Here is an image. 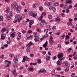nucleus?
<instances>
[{"label":"nucleus","instance_id":"e2e57ef3","mask_svg":"<svg viewBox=\"0 0 77 77\" xmlns=\"http://www.w3.org/2000/svg\"><path fill=\"white\" fill-rule=\"evenodd\" d=\"M42 15H44V16H45V15H46V13L44 12H43V13H42Z\"/></svg>","mask_w":77,"mask_h":77},{"label":"nucleus","instance_id":"f8f14e48","mask_svg":"<svg viewBox=\"0 0 77 77\" xmlns=\"http://www.w3.org/2000/svg\"><path fill=\"white\" fill-rule=\"evenodd\" d=\"M67 3L71 4L72 3L71 0H66V4H67Z\"/></svg>","mask_w":77,"mask_h":77},{"label":"nucleus","instance_id":"13d9d810","mask_svg":"<svg viewBox=\"0 0 77 77\" xmlns=\"http://www.w3.org/2000/svg\"><path fill=\"white\" fill-rule=\"evenodd\" d=\"M72 8V5H70L69 6V9H71Z\"/></svg>","mask_w":77,"mask_h":77},{"label":"nucleus","instance_id":"69168bd1","mask_svg":"<svg viewBox=\"0 0 77 77\" xmlns=\"http://www.w3.org/2000/svg\"><path fill=\"white\" fill-rule=\"evenodd\" d=\"M30 57H33L34 55L33 54H30Z\"/></svg>","mask_w":77,"mask_h":77},{"label":"nucleus","instance_id":"a19ab883","mask_svg":"<svg viewBox=\"0 0 77 77\" xmlns=\"http://www.w3.org/2000/svg\"><path fill=\"white\" fill-rule=\"evenodd\" d=\"M37 32H41V30L38 28H37L36 29Z\"/></svg>","mask_w":77,"mask_h":77},{"label":"nucleus","instance_id":"774afa93","mask_svg":"<svg viewBox=\"0 0 77 77\" xmlns=\"http://www.w3.org/2000/svg\"><path fill=\"white\" fill-rule=\"evenodd\" d=\"M67 50L68 51H71V48H69Z\"/></svg>","mask_w":77,"mask_h":77},{"label":"nucleus","instance_id":"dca6fc26","mask_svg":"<svg viewBox=\"0 0 77 77\" xmlns=\"http://www.w3.org/2000/svg\"><path fill=\"white\" fill-rule=\"evenodd\" d=\"M15 18L16 20H18V19L20 18V15L18 14H16L15 16Z\"/></svg>","mask_w":77,"mask_h":77},{"label":"nucleus","instance_id":"0e129e2a","mask_svg":"<svg viewBox=\"0 0 77 77\" xmlns=\"http://www.w3.org/2000/svg\"><path fill=\"white\" fill-rule=\"evenodd\" d=\"M36 4H35L33 5V8H36Z\"/></svg>","mask_w":77,"mask_h":77},{"label":"nucleus","instance_id":"cd10ccee","mask_svg":"<svg viewBox=\"0 0 77 77\" xmlns=\"http://www.w3.org/2000/svg\"><path fill=\"white\" fill-rule=\"evenodd\" d=\"M15 36V34L14 33H12L10 35V36L11 38H14Z\"/></svg>","mask_w":77,"mask_h":77},{"label":"nucleus","instance_id":"9d476101","mask_svg":"<svg viewBox=\"0 0 77 77\" xmlns=\"http://www.w3.org/2000/svg\"><path fill=\"white\" fill-rule=\"evenodd\" d=\"M69 23H67V24H68V25H69V26H71L72 24L71 22L72 21V19H69Z\"/></svg>","mask_w":77,"mask_h":77},{"label":"nucleus","instance_id":"7ed1b4c3","mask_svg":"<svg viewBox=\"0 0 77 77\" xmlns=\"http://www.w3.org/2000/svg\"><path fill=\"white\" fill-rule=\"evenodd\" d=\"M46 27L47 29H45L44 30V32L45 33H48V30H51V26H50V25H47L46 26Z\"/></svg>","mask_w":77,"mask_h":77},{"label":"nucleus","instance_id":"c03bdc74","mask_svg":"<svg viewBox=\"0 0 77 77\" xmlns=\"http://www.w3.org/2000/svg\"><path fill=\"white\" fill-rule=\"evenodd\" d=\"M52 29L53 30H56V26H53V27H52Z\"/></svg>","mask_w":77,"mask_h":77},{"label":"nucleus","instance_id":"ddd939ff","mask_svg":"<svg viewBox=\"0 0 77 77\" xmlns=\"http://www.w3.org/2000/svg\"><path fill=\"white\" fill-rule=\"evenodd\" d=\"M60 21V19L59 18H56L54 20V21L56 22V23H58Z\"/></svg>","mask_w":77,"mask_h":77},{"label":"nucleus","instance_id":"c9c22d12","mask_svg":"<svg viewBox=\"0 0 77 77\" xmlns=\"http://www.w3.org/2000/svg\"><path fill=\"white\" fill-rule=\"evenodd\" d=\"M56 59H57V57H56L54 56L52 58V60H55Z\"/></svg>","mask_w":77,"mask_h":77},{"label":"nucleus","instance_id":"49530a36","mask_svg":"<svg viewBox=\"0 0 77 77\" xmlns=\"http://www.w3.org/2000/svg\"><path fill=\"white\" fill-rule=\"evenodd\" d=\"M65 35H62L61 36V38L62 39H63V38H65Z\"/></svg>","mask_w":77,"mask_h":77},{"label":"nucleus","instance_id":"393cba45","mask_svg":"<svg viewBox=\"0 0 77 77\" xmlns=\"http://www.w3.org/2000/svg\"><path fill=\"white\" fill-rule=\"evenodd\" d=\"M42 23L47 24V22L45 21V20L44 19H42Z\"/></svg>","mask_w":77,"mask_h":77},{"label":"nucleus","instance_id":"338daca9","mask_svg":"<svg viewBox=\"0 0 77 77\" xmlns=\"http://www.w3.org/2000/svg\"><path fill=\"white\" fill-rule=\"evenodd\" d=\"M68 63V62H67V61L64 62V64H65V65H67Z\"/></svg>","mask_w":77,"mask_h":77},{"label":"nucleus","instance_id":"0eeeda50","mask_svg":"<svg viewBox=\"0 0 77 77\" xmlns=\"http://www.w3.org/2000/svg\"><path fill=\"white\" fill-rule=\"evenodd\" d=\"M57 56L59 59H60V58H61V57H63V54L62 53H60V54H58Z\"/></svg>","mask_w":77,"mask_h":77},{"label":"nucleus","instance_id":"473e14b6","mask_svg":"<svg viewBox=\"0 0 77 77\" xmlns=\"http://www.w3.org/2000/svg\"><path fill=\"white\" fill-rule=\"evenodd\" d=\"M51 9L54 12H55V11H56V8H55V7H52Z\"/></svg>","mask_w":77,"mask_h":77},{"label":"nucleus","instance_id":"5701e85b","mask_svg":"<svg viewBox=\"0 0 77 77\" xmlns=\"http://www.w3.org/2000/svg\"><path fill=\"white\" fill-rule=\"evenodd\" d=\"M5 31L7 32L6 33H9V29L8 28H5Z\"/></svg>","mask_w":77,"mask_h":77},{"label":"nucleus","instance_id":"f03ea898","mask_svg":"<svg viewBox=\"0 0 77 77\" xmlns=\"http://www.w3.org/2000/svg\"><path fill=\"white\" fill-rule=\"evenodd\" d=\"M7 14V17L8 20H9L12 18L13 14H12V11H10L9 8H7L6 9V10L5 11Z\"/></svg>","mask_w":77,"mask_h":77},{"label":"nucleus","instance_id":"3c124183","mask_svg":"<svg viewBox=\"0 0 77 77\" xmlns=\"http://www.w3.org/2000/svg\"><path fill=\"white\" fill-rule=\"evenodd\" d=\"M48 34H45V35H44V37H45V38L47 37H48Z\"/></svg>","mask_w":77,"mask_h":77},{"label":"nucleus","instance_id":"6e6552de","mask_svg":"<svg viewBox=\"0 0 77 77\" xmlns=\"http://www.w3.org/2000/svg\"><path fill=\"white\" fill-rule=\"evenodd\" d=\"M34 23V21H33V20H30V21L29 22V28L30 29L31 28V25H32Z\"/></svg>","mask_w":77,"mask_h":77},{"label":"nucleus","instance_id":"2eb2a0df","mask_svg":"<svg viewBox=\"0 0 77 77\" xmlns=\"http://www.w3.org/2000/svg\"><path fill=\"white\" fill-rule=\"evenodd\" d=\"M45 5L46 6H49L50 5V3L48 2H45Z\"/></svg>","mask_w":77,"mask_h":77},{"label":"nucleus","instance_id":"a878e982","mask_svg":"<svg viewBox=\"0 0 77 77\" xmlns=\"http://www.w3.org/2000/svg\"><path fill=\"white\" fill-rule=\"evenodd\" d=\"M9 56L10 57H12L14 56V53H11L9 54Z\"/></svg>","mask_w":77,"mask_h":77},{"label":"nucleus","instance_id":"864d4df0","mask_svg":"<svg viewBox=\"0 0 77 77\" xmlns=\"http://www.w3.org/2000/svg\"><path fill=\"white\" fill-rule=\"evenodd\" d=\"M75 76V73H73L71 74V76L72 77H74Z\"/></svg>","mask_w":77,"mask_h":77},{"label":"nucleus","instance_id":"58836bf2","mask_svg":"<svg viewBox=\"0 0 77 77\" xmlns=\"http://www.w3.org/2000/svg\"><path fill=\"white\" fill-rule=\"evenodd\" d=\"M69 68H66L65 69V71L66 72H68L69 71Z\"/></svg>","mask_w":77,"mask_h":77},{"label":"nucleus","instance_id":"20e7f679","mask_svg":"<svg viewBox=\"0 0 77 77\" xmlns=\"http://www.w3.org/2000/svg\"><path fill=\"white\" fill-rule=\"evenodd\" d=\"M30 15L34 18H36L37 17V14L34 11H31V12Z\"/></svg>","mask_w":77,"mask_h":77},{"label":"nucleus","instance_id":"603ef678","mask_svg":"<svg viewBox=\"0 0 77 77\" xmlns=\"http://www.w3.org/2000/svg\"><path fill=\"white\" fill-rule=\"evenodd\" d=\"M26 51L27 52H30V49L29 48H28L26 49Z\"/></svg>","mask_w":77,"mask_h":77},{"label":"nucleus","instance_id":"09e8293b","mask_svg":"<svg viewBox=\"0 0 77 77\" xmlns=\"http://www.w3.org/2000/svg\"><path fill=\"white\" fill-rule=\"evenodd\" d=\"M18 35L19 37L21 36V34L20 32L18 33Z\"/></svg>","mask_w":77,"mask_h":77},{"label":"nucleus","instance_id":"de8ad7c7","mask_svg":"<svg viewBox=\"0 0 77 77\" xmlns=\"http://www.w3.org/2000/svg\"><path fill=\"white\" fill-rule=\"evenodd\" d=\"M44 39V37H42V38L40 39L41 42H42V40H43Z\"/></svg>","mask_w":77,"mask_h":77},{"label":"nucleus","instance_id":"4468645a","mask_svg":"<svg viewBox=\"0 0 77 77\" xmlns=\"http://www.w3.org/2000/svg\"><path fill=\"white\" fill-rule=\"evenodd\" d=\"M47 44H48V42L46 41L45 44L43 45V47H44L45 48H46L47 47Z\"/></svg>","mask_w":77,"mask_h":77},{"label":"nucleus","instance_id":"1a4fd4ad","mask_svg":"<svg viewBox=\"0 0 77 77\" xmlns=\"http://www.w3.org/2000/svg\"><path fill=\"white\" fill-rule=\"evenodd\" d=\"M59 2H55L53 3V5L54 6L56 7L59 6Z\"/></svg>","mask_w":77,"mask_h":77},{"label":"nucleus","instance_id":"f3484780","mask_svg":"<svg viewBox=\"0 0 77 77\" xmlns=\"http://www.w3.org/2000/svg\"><path fill=\"white\" fill-rule=\"evenodd\" d=\"M28 71L29 72H30V71H33V67H31L28 69Z\"/></svg>","mask_w":77,"mask_h":77},{"label":"nucleus","instance_id":"a18cd8bd","mask_svg":"<svg viewBox=\"0 0 77 77\" xmlns=\"http://www.w3.org/2000/svg\"><path fill=\"white\" fill-rule=\"evenodd\" d=\"M58 47L59 48H61V45H60V44H59L58 45Z\"/></svg>","mask_w":77,"mask_h":77},{"label":"nucleus","instance_id":"f704fd0d","mask_svg":"<svg viewBox=\"0 0 77 77\" xmlns=\"http://www.w3.org/2000/svg\"><path fill=\"white\" fill-rule=\"evenodd\" d=\"M48 18L49 19H51L52 18V16H51V15H48Z\"/></svg>","mask_w":77,"mask_h":77},{"label":"nucleus","instance_id":"b1692460","mask_svg":"<svg viewBox=\"0 0 77 77\" xmlns=\"http://www.w3.org/2000/svg\"><path fill=\"white\" fill-rule=\"evenodd\" d=\"M37 63H38V64L41 63L42 62V61H41V60L40 59L37 60Z\"/></svg>","mask_w":77,"mask_h":77},{"label":"nucleus","instance_id":"4d7b16f0","mask_svg":"<svg viewBox=\"0 0 77 77\" xmlns=\"http://www.w3.org/2000/svg\"><path fill=\"white\" fill-rule=\"evenodd\" d=\"M74 59L75 60H77V57L75 56H74L73 57Z\"/></svg>","mask_w":77,"mask_h":77},{"label":"nucleus","instance_id":"aec40b11","mask_svg":"<svg viewBox=\"0 0 77 77\" xmlns=\"http://www.w3.org/2000/svg\"><path fill=\"white\" fill-rule=\"evenodd\" d=\"M17 61L18 59H17V58L14 57V62L15 63L17 62Z\"/></svg>","mask_w":77,"mask_h":77},{"label":"nucleus","instance_id":"5fc2aeb1","mask_svg":"<svg viewBox=\"0 0 77 77\" xmlns=\"http://www.w3.org/2000/svg\"><path fill=\"white\" fill-rule=\"evenodd\" d=\"M66 38H67V39H69V36L68 35H66Z\"/></svg>","mask_w":77,"mask_h":77},{"label":"nucleus","instance_id":"9b49d317","mask_svg":"<svg viewBox=\"0 0 77 77\" xmlns=\"http://www.w3.org/2000/svg\"><path fill=\"white\" fill-rule=\"evenodd\" d=\"M57 65H60L62 64V61L60 60H59L57 62Z\"/></svg>","mask_w":77,"mask_h":77},{"label":"nucleus","instance_id":"bf43d9fd","mask_svg":"<svg viewBox=\"0 0 77 77\" xmlns=\"http://www.w3.org/2000/svg\"><path fill=\"white\" fill-rule=\"evenodd\" d=\"M32 31L31 30H29L27 32L28 33H32Z\"/></svg>","mask_w":77,"mask_h":77},{"label":"nucleus","instance_id":"39448f33","mask_svg":"<svg viewBox=\"0 0 77 77\" xmlns=\"http://www.w3.org/2000/svg\"><path fill=\"white\" fill-rule=\"evenodd\" d=\"M46 72H47V71H46V70L43 69H41L38 72V74H41V73H43V74H45Z\"/></svg>","mask_w":77,"mask_h":77},{"label":"nucleus","instance_id":"423d86ee","mask_svg":"<svg viewBox=\"0 0 77 77\" xmlns=\"http://www.w3.org/2000/svg\"><path fill=\"white\" fill-rule=\"evenodd\" d=\"M33 43L32 42H29L28 44H27L26 45V47L27 48H29L30 47V46L32 45Z\"/></svg>","mask_w":77,"mask_h":77},{"label":"nucleus","instance_id":"c85d7f7f","mask_svg":"<svg viewBox=\"0 0 77 77\" xmlns=\"http://www.w3.org/2000/svg\"><path fill=\"white\" fill-rule=\"evenodd\" d=\"M39 38H38V37H35L34 38V40L35 41H36V42H38V41H39Z\"/></svg>","mask_w":77,"mask_h":77},{"label":"nucleus","instance_id":"052dcab7","mask_svg":"<svg viewBox=\"0 0 77 77\" xmlns=\"http://www.w3.org/2000/svg\"><path fill=\"white\" fill-rule=\"evenodd\" d=\"M4 55H2L1 56L0 58H1V59H3V58H4Z\"/></svg>","mask_w":77,"mask_h":77},{"label":"nucleus","instance_id":"72a5a7b5","mask_svg":"<svg viewBox=\"0 0 77 77\" xmlns=\"http://www.w3.org/2000/svg\"><path fill=\"white\" fill-rule=\"evenodd\" d=\"M51 74L52 75H54L55 74V70H53Z\"/></svg>","mask_w":77,"mask_h":77},{"label":"nucleus","instance_id":"4c0bfd02","mask_svg":"<svg viewBox=\"0 0 77 77\" xmlns=\"http://www.w3.org/2000/svg\"><path fill=\"white\" fill-rule=\"evenodd\" d=\"M1 31L2 33H3V32H5V28L2 29L1 30Z\"/></svg>","mask_w":77,"mask_h":77},{"label":"nucleus","instance_id":"8fccbe9b","mask_svg":"<svg viewBox=\"0 0 77 77\" xmlns=\"http://www.w3.org/2000/svg\"><path fill=\"white\" fill-rule=\"evenodd\" d=\"M42 53L43 54H46V51H42Z\"/></svg>","mask_w":77,"mask_h":77},{"label":"nucleus","instance_id":"37998d69","mask_svg":"<svg viewBox=\"0 0 77 77\" xmlns=\"http://www.w3.org/2000/svg\"><path fill=\"white\" fill-rule=\"evenodd\" d=\"M10 65H10V64L7 63L6 66H7V67H9V66H10Z\"/></svg>","mask_w":77,"mask_h":77},{"label":"nucleus","instance_id":"7c9ffc66","mask_svg":"<svg viewBox=\"0 0 77 77\" xmlns=\"http://www.w3.org/2000/svg\"><path fill=\"white\" fill-rule=\"evenodd\" d=\"M3 20V17L2 16H0V21H2Z\"/></svg>","mask_w":77,"mask_h":77},{"label":"nucleus","instance_id":"c756f323","mask_svg":"<svg viewBox=\"0 0 77 77\" xmlns=\"http://www.w3.org/2000/svg\"><path fill=\"white\" fill-rule=\"evenodd\" d=\"M27 23V22L26 21H23V24L24 25H26V24Z\"/></svg>","mask_w":77,"mask_h":77},{"label":"nucleus","instance_id":"2f4dec72","mask_svg":"<svg viewBox=\"0 0 77 77\" xmlns=\"http://www.w3.org/2000/svg\"><path fill=\"white\" fill-rule=\"evenodd\" d=\"M26 58H27V56H24L23 57V60H26Z\"/></svg>","mask_w":77,"mask_h":77},{"label":"nucleus","instance_id":"e433bc0d","mask_svg":"<svg viewBox=\"0 0 77 77\" xmlns=\"http://www.w3.org/2000/svg\"><path fill=\"white\" fill-rule=\"evenodd\" d=\"M61 15L62 17H65V14L63 13L61 14Z\"/></svg>","mask_w":77,"mask_h":77},{"label":"nucleus","instance_id":"6e6d98bb","mask_svg":"<svg viewBox=\"0 0 77 77\" xmlns=\"http://www.w3.org/2000/svg\"><path fill=\"white\" fill-rule=\"evenodd\" d=\"M65 43L66 45H68L69 43V42H66Z\"/></svg>","mask_w":77,"mask_h":77},{"label":"nucleus","instance_id":"a211bd4d","mask_svg":"<svg viewBox=\"0 0 77 77\" xmlns=\"http://www.w3.org/2000/svg\"><path fill=\"white\" fill-rule=\"evenodd\" d=\"M16 73V70L14 69L12 73L13 74H14V75L17 76V74Z\"/></svg>","mask_w":77,"mask_h":77},{"label":"nucleus","instance_id":"6ab92c4d","mask_svg":"<svg viewBox=\"0 0 77 77\" xmlns=\"http://www.w3.org/2000/svg\"><path fill=\"white\" fill-rule=\"evenodd\" d=\"M1 39H2L3 40L5 39V35L4 34H2L1 35Z\"/></svg>","mask_w":77,"mask_h":77},{"label":"nucleus","instance_id":"f257e3e1","mask_svg":"<svg viewBox=\"0 0 77 77\" xmlns=\"http://www.w3.org/2000/svg\"><path fill=\"white\" fill-rule=\"evenodd\" d=\"M11 8L12 9H16V12L17 13H20L21 9V7L20 6H18L17 3L14 2L11 5Z\"/></svg>","mask_w":77,"mask_h":77},{"label":"nucleus","instance_id":"412c9836","mask_svg":"<svg viewBox=\"0 0 77 77\" xmlns=\"http://www.w3.org/2000/svg\"><path fill=\"white\" fill-rule=\"evenodd\" d=\"M50 59V57L49 56H46V61H48V60Z\"/></svg>","mask_w":77,"mask_h":77},{"label":"nucleus","instance_id":"680f3d73","mask_svg":"<svg viewBox=\"0 0 77 77\" xmlns=\"http://www.w3.org/2000/svg\"><path fill=\"white\" fill-rule=\"evenodd\" d=\"M60 32H57V33H55L56 35H60Z\"/></svg>","mask_w":77,"mask_h":77},{"label":"nucleus","instance_id":"bb28decb","mask_svg":"<svg viewBox=\"0 0 77 77\" xmlns=\"http://www.w3.org/2000/svg\"><path fill=\"white\" fill-rule=\"evenodd\" d=\"M23 20V17H20V18L18 19V20H17L18 23H20V21H21Z\"/></svg>","mask_w":77,"mask_h":77},{"label":"nucleus","instance_id":"4be33fe9","mask_svg":"<svg viewBox=\"0 0 77 77\" xmlns=\"http://www.w3.org/2000/svg\"><path fill=\"white\" fill-rule=\"evenodd\" d=\"M34 36L35 38H37L38 39L39 37H38V35L37 33H35L34 34Z\"/></svg>","mask_w":77,"mask_h":77},{"label":"nucleus","instance_id":"ea45409f","mask_svg":"<svg viewBox=\"0 0 77 77\" xmlns=\"http://www.w3.org/2000/svg\"><path fill=\"white\" fill-rule=\"evenodd\" d=\"M39 9L40 11H42V10H43V7H39Z\"/></svg>","mask_w":77,"mask_h":77},{"label":"nucleus","instance_id":"79ce46f5","mask_svg":"<svg viewBox=\"0 0 77 77\" xmlns=\"http://www.w3.org/2000/svg\"><path fill=\"white\" fill-rule=\"evenodd\" d=\"M29 36L28 35H27L26 36V39L27 40V39H29Z\"/></svg>","mask_w":77,"mask_h":77}]
</instances>
